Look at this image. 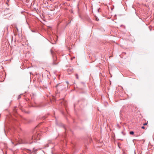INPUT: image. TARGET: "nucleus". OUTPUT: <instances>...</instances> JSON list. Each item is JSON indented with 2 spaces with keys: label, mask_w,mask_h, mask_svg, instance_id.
I'll return each instance as SVG.
<instances>
[{
  "label": "nucleus",
  "mask_w": 154,
  "mask_h": 154,
  "mask_svg": "<svg viewBox=\"0 0 154 154\" xmlns=\"http://www.w3.org/2000/svg\"><path fill=\"white\" fill-rule=\"evenodd\" d=\"M27 141L26 140L25 138H21L20 139V143H27Z\"/></svg>",
  "instance_id": "1"
},
{
  "label": "nucleus",
  "mask_w": 154,
  "mask_h": 154,
  "mask_svg": "<svg viewBox=\"0 0 154 154\" xmlns=\"http://www.w3.org/2000/svg\"><path fill=\"white\" fill-rule=\"evenodd\" d=\"M96 20H97V21L98 20L97 19V18H96Z\"/></svg>",
  "instance_id": "10"
},
{
  "label": "nucleus",
  "mask_w": 154,
  "mask_h": 154,
  "mask_svg": "<svg viewBox=\"0 0 154 154\" xmlns=\"http://www.w3.org/2000/svg\"><path fill=\"white\" fill-rule=\"evenodd\" d=\"M8 10V9H6L5 10V12H7V11Z\"/></svg>",
  "instance_id": "7"
},
{
  "label": "nucleus",
  "mask_w": 154,
  "mask_h": 154,
  "mask_svg": "<svg viewBox=\"0 0 154 154\" xmlns=\"http://www.w3.org/2000/svg\"><path fill=\"white\" fill-rule=\"evenodd\" d=\"M141 128L142 129H144L145 128V127L144 126H143Z\"/></svg>",
  "instance_id": "6"
},
{
  "label": "nucleus",
  "mask_w": 154,
  "mask_h": 154,
  "mask_svg": "<svg viewBox=\"0 0 154 154\" xmlns=\"http://www.w3.org/2000/svg\"><path fill=\"white\" fill-rule=\"evenodd\" d=\"M19 96L18 97V99H19Z\"/></svg>",
  "instance_id": "11"
},
{
  "label": "nucleus",
  "mask_w": 154,
  "mask_h": 154,
  "mask_svg": "<svg viewBox=\"0 0 154 154\" xmlns=\"http://www.w3.org/2000/svg\"><path fill=\"white\" fill-rule=\"evenodd\" d=\"M35 136H33L32 137V140H35Z\"/></svg>",
  "instance_id": "3"
},
{
  "label": "nucleus",
  "mask_w": 154,
  "mask_h": 154,
  "mask_svg": "<svg viewBox=\"0 0 154 154\" xmlns=\"http://www.w3.org/2000/svg\"><path fill=\"white\" fill-rule=\"evenodd\" d=\"M130 134H131L133 135L134 134V132L133 131H130Z\"/></svg>",
  "instance_id": "4"
},
{
  "label": "nucleus",
  "mask_w": 154,
  "mask_h": 154,
  "mask_svg": "<svg viewBox=\"0 0 154 154\" xmlns=\"http://www.w3.org/2000/svg\"><path fill=\"white\" fill-rule=\"evenodd\" d=\"M17 31H18V29H17Z\"/></svg>",
  "instance_id": "9"
},
{
  "label": "nucleus",
  "mask_w": 154,
  "mask_h": 154,
  "mask_svg": "<svg viewBox=\"0 0 154 154\" xmlns=\"http://www.w3.org/2000/svg\"><path fill=\"white\" fill-rule=\"evenodd\" d=\"M147 124L146 123H145L143 124V125H147Z\"/></svg>",
  "instance_id": "8"
},
{
  "label": "nucleus",
  "mask_w": 154,
  "mask_h": 154,
  "mask_svg": "<svg viewBox=\"0 0 154 154\" xmlns=\"http://www.w3.org/2000/svg\"><path fill=\"white\" fill-rule=\"evenodd\" d=\"M75 76H76V78L77 79H79V76H78V75L77 74H76L75 75Z\"/></svg>",
  "instance_id": "5"
},
{
  "label": "nucleus",
  "mask_w": 154,
  "mask_h": 154,
  "mask_svg": "<svg viewBox=\"0 0 154 154\" xmlns=\"http://www.w3.org/2000/svg\"><path fill=\"white\" fill-rule=\"evenodd\" d=\"M56 87H58V90L61 89V86H60L59 84L57 85Z\"/></svg>",
  "instance_id": "2"
}]
</instances>
